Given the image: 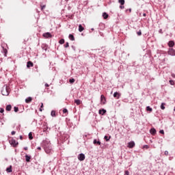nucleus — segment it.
<instances>
[{
	"label": "nucleus",
	"instance_id": "f257e3e1",
	"mask_svg": "<svg viewBox=\"0 0 175 175\" xmlns=\"http://www.w3.org/2000/svg\"><path fill=\"white\" fill-rule=\"evenodd\" d=\"M43 146H44L45 152H46V154H50V152H51V144L50 143V141L49 140L43 141Z\"/></svg>",
	"mask_w": 175,
	"mask_h": 175
},
{
	"label": "nucleus",
	"instance_id": "f03ea898",
	"mask_svg": "<svg viewBox=\"0 0 175 175\" xmlns=\"http://www.w3.org/2000/svg\"><path fill=\"white\" fill-rule=\"evenodd\" d=\"M10 92V88H9V86L6 85L3 86L2 90H1L2 95H3L4 96H8Z\"/></svg>",
	"mask_w": 175,
	"mask_h": 175
},
{
	"label": "nucleus",
	"instance_id": "7ed1b4c3",
	"mask_svg": "<svg viewBox=\"0 0 175 175\" xmlns=\"http://www.w3.org/2000/svg\"><path fill=\"white\" fill-rule=\"evenodd\" d=\"M167 54H168V55H171L172 57H174L175 56V50L173 49L172 48L169 49V50L167 51Z\"/></svg>",
	"mask_w": 175,
	"mask_h": 175
},
{
	"label": "nucleus",
	"instance_id": "20e7f679",
	"mask_svg": "<svg viewBox=\"0 0 175 175\" xmlns=\"http://www.w3.org/2000/svg\"><path fill=\"white\" fill-rule=\"evenodd\" d=\"M78 159L79 161H84V159H85V154H84L83 153H80L78 155Z\"/></svg>",
	"mask_w": 175,
	"mask_h": 175
},
{
	"label": "nucleus",
	"instance_id": "39448f33",
	"mask_svg": "<svg viewBox=\"0 0 175 175\" xmlns=\"http://www.w3.org/2000/svg\"><path fill=\"white\" fill-rule=\"evenodd\" d=\"M10 144H11V146H12V147H16L17 145L18 144V142L15 141V139H11L10 141Z\"/></svg>",
	"mask_w": 175,
	"mask_h": 175
},
{
	"label": "nucleus",
	"instance_id": "423d86ee",
	"mask_svg": "<svg viewBox=\"0 0 175 175\" xmlns=\"http://www.w3.org/2000/svg\"><path fill=\"white\" fill-rule=\"evenodd\" d=\"M42 36L44 38H45L46 39H49V38L53 37V36L51 35V33H50V32H46V33H43Z\"/></svg>",
	"mask_w": 175,
	"mask_h": 175
},
{
	"label": "nucleus",
	"instance_id": "0eeeda50",
	"mask_svg": "<svg viewBox=\"0 0 175 175\" xmlns=\"http://www.w3.org/2000/svg\"><path fill=\"white\" fill-rule=\"evenodd\" d=\"M100 102L102 105H106V98H105L103 94H102L100 96Z\"/></svg>",
	"mask_w": 175,
	"mask_h": 175
},
{
	"label": "nucleus",
	"instance_id": "6e6552de",
	"mask_svg": "<svg viewBox=\"0 0 175 175\" xmlns=\"http://www.w3.org/2000/svg\"><path fill=\"white\" fill-rule=\"evenodd\" d=\"M135 142H133V141H131V142H129V144H128L129 148H133V147H135Z\"/></svg>",
	"mask_w": 175,
	"mask_h": 175
},
{
	"label": "nucleus",
	"instance_id": "1a4fd4ad",
	"mask_svg": "<svg viewBox=\"0 0 175 175\" xmlns=\"http://www.w3.org/2000/svg\"><path fill=\"white\" fill-rule=\"evenodd\" d=\"M106 113V109H99L98 113L100 114L101 116H105V113Z\"/></svg>",
	"mask_w": 175,
	"mask_h": 175
},
{
	"label": "nucleus",
	"instance_id": "9d476101",
	"mask_svg": "<svg viewBox=\"0 0 175 175\" xmlns=\"http://www.w3.org/2000/svg\"><path fill=\"white\" fill-rule=\"evenodd\" d=\"M33 66V63L31 61L27 62V68H32Z\"/></svg>",
	"mask_w": 175,
	"mask_h": 175
},
{
	"label": "nucleus",
	"instance_id": "9b49d317",
	"mask_svg": "<svg viewBox=\"0 0 175 175\" xmlns=\"http://www.w3.org/2000/svg\"><path fill=\"white\" fill-rule=\"evenodd\" d=\"M150 133H151V135H155L157 134V130L154 128H152L150 130Z\"/></svg>",
	"mask_w": 175,
	"mask_h": 175
},
{
	"label": "nucleus",
	"instance_id": "f8f14e48",
	"mask_svg": "<svg viewBox=\"0 0 175 175\" xmlns=\"http://www.w3.org/2000/svg\"><path fill=\"white\" fill-rule=\"evenodd\" d=\"M121 96V94L118 92H114L113 94V98H117V99H120V97Z\"/></svg>",
	"mask_w": 175,
	"mask_h": 175
},
{
	"label": "nucleus",
	"instance_id": "ddd939ff",
	"mask_svg": "<svg viewBox=\"0 0 175 175\" xmlns=\"http://www.w3.org/2000/svg\"><path fill=\"white\" fill-rule=\"evenodd\" d=\"M93 144H98V146H100L101 144V142L100 141H98L96 140V139H94V141H93Z\"/></svg>",
	"mask_w": 175,
	"mask_h": 175
},
{
	"label": "nucleus",
	"instance_id": "4468645a",
	"mask_svg": "<svg viewBox=\"0 0 175 175\" xmlns=\"http://www.w3.org/2000/svg\"><path fill=\"white\" fill-rule=\"evenodd\" d=\"M26 103H31L32 102V97H28L27 98L25 99Z\"/></svg>",
	"mask_w": 175,
	"mask_h": 175
},
{
	"label": "nucleus",
	"instance_id": "2eb2a0df",
	"mask_svg": "<svg viewBox=\"0 0 175 175\" xmlns=\"http://www.w3.org/2000/svg\"><path fill=\"white\" fill-rule=\"evenodd\" d=\"M5 110L6 111H10V110H12V105H7L5 107Z\"/></svg>",
	"mask_w": 175,
	"mask_h": 175
},
{
	"label": "nucleus",
	"instance_id": "dca6fc26",
	"mask_svg": "<svg viewBox=\"0 0 175 175\" xmlns=\"http://www.w3.org/2000/svg\"><path fill=\"white\" fill-rule=\"evenodd\" d=\"M168 46H169V47H173L174 46V41H170L169 42H168Z\"/></svg>",
	"mask_w": 175,
	"mask_h": 175
},
{
	"label": "nucleus",
	"instance_id": "f3484780",
	"mask_svg": "<svg viewBox=\"0 0 175 175\" xmlns=\"http://www.w3.org/2000/svg\"><path fill=\"white\" fill-rule=\"evenodd\" d=\"M25 161H26V162H29V161H31V156L26 154L25 155Z\"/></svg>",
	"mask_w": 175,
	"mask_h": 175
},
{
	"label": "nucleus",
	"instance_id": "a211bd4d",
	"mask_svg": "<svg viewBox=\"0 0 175 175\" xmlns=\"http://www.w3.org/2000/svg\"><path fill=\"white\" fill-rule=\"evenodd\" d=\"M84 31V27L81 25H79V32H83Z\"/></svg>",
	"mask_w": 175,
	"mask_h": 175
},
{
	"label": "nucleus",
	"instance_id": "6ab92c4d",
	"mask_svg": "<svg viewBox=\"0 0 175 175\" xmlns=\"http://www.w3.org/2000/svg\"><path fill=\"white\" fill-rule=\"evenodd\" d=\"M75 103H76V105L79 106V105L81 104V100H80L79 99L75 100Z\"/></svg>",
	"mask_w": 175,
	"mask_h": 175
},
{
	"label": "nucleus",
	"instance_id": "aec40b11",
	"mask_svg": "<svg viewBox=\"0 0 175 175\" xmlns=\"http://www.w3.org/2000/svg\"><path fill=\"white\" fill-rule=\"evenodd\" d=\"M68 38L70 40H75V36H73V34H69Z\"/></svg>",
	"mask_w": 175,
	"mask_h": 175
},
{
	"label": "nucleus",
	"instance_id": "412c9836",
	"mask_svg": "<svg viewBox=\"0 0 175 175\" xmlns=\"http://www.w3.org/2000/svg\"><path fill=\"white\" fill-rule=\"evenodd\" d=\"M103 17L105 20H106V18H107V17H109V14H107V13L104 12L103 13Z\"/></svg>",
	"mask_w": 175,
	"mask_h": 175
},
{
	"label": "nucleus",
	"instance_id": "4be33fe9",
	"mask_svg": "<svg viewBox=\"0 0 175 175\" xmlns=\"http://www.w3.org/2000/svg\"><path fill=\"white\" fill-rule=\"evenodd\" d=\"M104 139L106 140V142H109L110 139H111V136L107 137V135H105L104 137Z\"/></svg>",
	"mask_w": 175,
	"mask_h": 175
},
{
	"label": "nucleus",
	"instance_id": "5701e85b",
	"mask_svg": "<svg viewBox=\"0 0 175 175\" xmlns=\"http://www.w3.org/2000/svg\"><path fill=\"white\" fill-rule=\"evenodd\" d=\"M165 103H161V110H165Z\"/></svg>",
	"mask_w": 175,
	"mask_h": 175
},
{
	"label": "nucleus",
	"instance_id": "b1692460",
	"mask_svg": "<svg viewBox=\"0 0 175 175\" xmlns=\"http://www.w3.org/2000/svg\"><path fill=\"white\" fill-rule=\"evenodd\" d=\"M146 111H152V108H151L150 106L146 107Z\"/></svg>",
	"mask_w": 175,
	"mask_h": 175
},
{
	"label": "nucleus",
	"instance_id": "393cba45",
	"mask_svg": "<svg viewBox=\"0 0 175 175\" xmlns=\"http://www.w3.org/2000/svg\"><path fill=\"white\" fill-rule=\"evenodd\" d=\"M29 140H32V139H33V137L32 136V133L31 132H30L29 133Z\"/></svg>",
	"mask_w": 175,
	"mask_h": 175
},
{
	"label": "nucleus",
	"instance_id": "a878e982",
	"mask_svg": "<svg viewBox=\"0 0 175 175\" xmlns=\"http://www.w3.org/2000/svg\"><path fill=\"white\" fill-rule=\"evenodd\" d=\"M6 172H8V173H12V167H8Z\"/></svg>",
	"mask_w": 175,
	"mask_h": 175
},
{
	"label": "nucleus",
	"instance_id": "bb28decb",
	"mask_svg": "<svg viewBox=\"0 0 175 175\" xmlns=\"http://www.w3.org/2000/svg\"><path fill=\"white\" fill-rule=\"evenodd\" d=\"M59 44H64V43H65V40L64 39H61L59 41Z\"/></svg>",
	"mask_w": 175,
	"mask_h": 175
},
{
	"label": "nucleus",
	"instance_id": "cd10ccee",
	"mask_svg": "<svg viewBox=\"0 0 175 175\" xmlns=\"http://www.w3.org/2000/svg\"><path fill=\"white\" fill-rule=\"evenodd\" d=\"M119 3H120V5H124V3H125V0H119L118 1Z\"/></svg>",
	"mask_w": 175,
	"mask_h": 175
},
{
	"label": "nucleus",
	"instance_id": "c85d7f7f",
	"mask_svg": "<svg viewBox=\"0 0 175 175\" xmlns=\"http://www.w3.org/2000/svg\"><path fill=\"white\" fill-rule=\"evenodd\" d=\"M75 79H69V83H70V84H73V83H75Z\"/></svg>",
	"mask_w": 175,
	"mask_h": 175
},
{
	"label": "nucleus",
	"instance_id": "c756f323",
	"mask_svg": "<svg viewBox=\"0 0 175 175\" xmlns=\"http://www.w3.org/2000/svg\"><path fill=\"white\" fill-rule=\"evenodd\" d=\"M51 116L52 117H55V111H52L51 112Z\"/></svg>",
	"mask_w": 175,
	"mask_h": 175
},
{
	"label": "nucleus",
	"instance_id": "7c9ffc66",
	"mask_svg": "<svg viewBox=\"0 0 175 175\" xmlns=\"http://www.w3.org/2000/svg\"><path fill=\"white\" fill-rule=\"evenodd\" d=\"M40 6H41V10H44V9H46V5H40Z\"/></svg>",
	"mask_w": 175,
	"mask_h": 175
},
{
	"label": "nucleus",
	"instance_id": "2f4dec72",
	"mask_svg": "<svg viewBox=\"0 0 175 175\" xmlns=\"http://www.w3.org/2000/svg\"><path fill=\"white\" fill-rule=\"evenodd\" d=\"M3 53H4V54H8V49L3 47Z\"/></svg>",
	"mask_w": 175,
	"mask_h": 175
},
{
	"label": "nucleus",
	"instance_id": "473e14b6",
	"mask_svg": "<svg viewBox=\"0 0 175 175\" xmlns=\"http://www.w3.org/2000/svg\"><path fill=\"white\" fill-rule=\"evenodd\" d=\"M14 111H15V113H17V111H18V107H14Z\"/></svg>",
	"mask_w": 175,
	"mask_h": 175
},
{
	"label": "nucleus",
	"instance_id": "72a5a7b5",
	"mask_svg": "<svg viewBox=\"0 0 175 175\" xmlns=\"http://www.w3.org/2000/svg\"><path fill=\"white\" fill-rule=\"evenodd\" d=\"M170 84H171V85H174V81L170 80Z\"/></svg>",
	"mask_w": 175,
	"mask_h": 175
},
{
	"label": "nucleus",
	"instance_id": "f704fd0d",
	"mask_svg": "<svg viewBox=\"0 0 175 175\" xmlns=\"http://www.w3.org/2000/svg\"><path fill=\"white\" fill-rule=\"evenodd\" d=\"M40 111H43V103H41V107L40 108Z\"/></svg>",
	"mask_w": 175,
	"mask_h": 175
},
{
	"label": "nucleus",
	"instance_id": "c9c22d12",
	"mask_svg": "<svg viewBox=\"0 0 175 175\" xmlns=\"http://www.w3.org/2000/svg\"><path fill=\"white\" fill-rule=\"evenodd\" d=\"M137 35H138V36H141L142 35V30H139V31L137 32Z\"/></svg>",
	"mask_w": 175,
	"mask_h": 175
},
{
	"label": "nucleus",
	"instance_id": "e433bc0d",
	"mask_svg": "<svg viewBox=\"0 0 175 175\" xmlns=\"http://www.w3.org/2000/svg\"><path fill=\"white\" fill-rule=\"evenodd\" d=\"M143 148H146V150H148V148H150V146H148V145H144L143 146Z\"/></svg>",
	"mask_w": 175,
	"mask_h": 175
},
{
	"label": "nucleus",
	"instance_id": "4c0bfd02",
	"mask_svg": "<svg viewBox=\"0 0 175 175\" xmlns=\"http://www.w3.org/2000/svg\"><path fill=\"white\" fill-rule=\"evenodd\" d=\"M159 133H161V135H165V131L163 130H160Z\"/></svg>",
	"mask_w": 175,
	"mask_h": 175
},
{
	"label": "nucleus",
	"instance_id": "58836bf2",
	"mask_svg": "<svg viewBox=\"0 0 175 175\" xmlns=\"http://www.w3.org/2000/svg\"><path fill=\"white\" fill-rule=\"evenodd\" d=\"M64 47L66 48L69 47V42H66V44L64 45Z\"/></svg>",
	"mask_w": 175,
	"mask_h": 175
},
{
	"label": "nucleus",
	"instance_id": "ea45409f",
	"mask_svg": "<svg viewBox=\"0 0 175 175\" xmlns=\"http://www.w3.org/2000/svg\"><path fill=\"white\" fill-rule=\"evenodd\" d=\"M124 174H125V175H129V171L126 170V171L124 172Z\"/></svg>",
	"mask_w": 175,
	"mask_h": 175
},
{
	"label": "nucleus",
	"instance_id": "a19ab883",
	"mask_svg": "<svg viewBox=\"0 0 175 175\" xmlns=\"http://www.w3.org/2000/svg\"><path fill=\"white\" fill-rule=\"evenodd\" d=\"M63 113H68V109H63Z\"/></svg>",
	"mask_w": 175,
	"mask_h": 175
},
{
	"label": "nucleus",
	"instance_id": "79ce46f5",
	"mask_svg": "<svg viewBox=\"0 0 175 175\" xmlns=\"http://www.w3.org/2000/svg\"><path fill=\"white\" fill-rule=\"evenodd\" d=\"M165 155H169V152L167 150H165L164 152Z\"/></svg>",
	"mask_w": 175,
	"mask_h": 175
},
{
	"label": "nucleus",
	"instance_id": "37998d69",
	"mask_svg": "<svg viewBox=\"0 0 175 175\" xmlns=\"http://www.w3.org/2000/svg\"><path fill=\"white\" fill-rule=\"evenodd\" d=\"M3 111H5V109H3V108H1L0 113H3Z\"/></svg>",
	"mask_w": 175,
	"mask_h": 175
},
{
	"label": "nucleus",
	"instance_id": "c03bdc74",
	"mask_svg": "<svg viewBox=\"0 0 175 175\" xmlns=\"http://www.w3.org/2000/svg\"><path fill=\"white\" fill-rule=\"evenodd\" d=\"M11 135H16V131H12Z\"/></svg>",
	"mask_w": 175,
	"mask_h": 175
},
{
	"label": "nucleus",
	"instance_id": "a18cd8bd",
	"mask_svg": "<svg viewBox=\"0 0 175 175\" xmlns=\"http://www.w3.org/2000/svg\"><path fill=\"white\" fill-rule=\"evenodd\" d=\"M46 131H47V127L44 128L43 132H46Z\"/></svg>",
	"mask_w": 175,
	"mask_h": 175
},
{
	"label": "nucleus",
	"instance_id": "49530a36",
	"mask_svg": "<svg viewBox=\"0 0 175 175\" xmlns=\"http://www.w3.org/2000/svg\"><path fill=\"white\" fill-rule=\"evenodd\" d=\"M172 77H173L174 79H175V74H172Z\"/></svg>",
	"mask_w": 175,
	"mask_h": 175
},
{
	"label": "nucleus",
	"instance_id": "de8ad7c7",
	"mask_svg": "<svg viewBox=\"0 0 175 175\" xmlns=\"http://www.w3.org/2000/svg\"><path fill=\"white\" fill-rule=\"evenodd\" d=\"M37 150H42V148H41L40 146H38V147L37 148Z\"/></svg>",
	"mask_w": 175,
	"mask_h": 175
},
{
	"label": "nucleus",
	"instance_id": "09e8293b",
	"mask_svg": "<svg viewBox=\"0 0 175 175\" xmlns=\"http://www.w3.org/2000/svg\"><path fill=\"white\" fill-rule=\"evenodd\" d=\"M45 87H50V85L48 83H45Z\"/></svg>",
	"mask_w": 175,
	"mask_h": 175
},
{
	"label": "nucleus",
	"instance_id": "8fccbe9b",
	"mask_svg": "<svg viewBox=\"0 0 175 175\" xmlns=\"http://www.w3.org/2000/svg\"><path fill=\"white\" fill-rule=\"evenodd\" d=\"M19 139H21V140L23 139V135H20Z\"/></svg>",
	"mask_w": 175,
	"mask_h": 175
},
{
	"label": "nucleus",
	"instance_id": "3c124183",
	"mask_svg": "<svg viewBox=\"0 0 175 175\" xmlns=\"http://www.w3.org/2000/svg\"><path fill=\"white\" fill-rule=\"evenodd\" d=\"M120 9H124V6L123 5H120Z\"/></svg>",
	"mask_w": 175,
	"mask_h": 175
},
{
	"label": "nucleus",
	"instance_id": "603ef678",
	"mask_svg": "<svg viewBox=\"0 0 175 175\" xmlns=\"http://www.w3.org/2000/svg\"><path fill=\"white\" fill-rule=\"evenodd\" d=\"M24 150H28V147H25Z\"/></svg>",
	"mask_w": 175,
	"mask_h": 175
},
{
	"label": "nucleus",
	"instance_id": "864d4df0",
	"mask_svg": "<svg viewBox=\"0 0 175 175\" xmlns=\"http://www.w3.org/2000/svg\"><path fill=\"white\" fill-rule=\"evenodd\" d=\"M143 16H144V17H146V13H144Z\"/></svg>",
	"mask_w": 175,
	"mask_h": 175
},
{
	"label": "nucleus",
	"instance_id": "5fc2aeb1",
	"mask_svg": "<svg viewBox=\"0 0 175 175\" xmlns=\"http://www.w3.org/2000/svg\"><path fill=\"white\" fill-rule=\"evenodd\" d=\"M129 12H132V9H129Z\"/></svg>",
	"mask_w": 175,
	"mask_h": 175
},
{
	"label": "nucleus",
	"instance_id": "6e6d98bb",
	"mask_svg": "<svg viewBox=\"0 0 175 175\" xmlns=\"http://www.w3.org/2000/svg\"><path fill=\"white\" fill-rule=\"evenodd\" d=\"M72 48L74 50H75V46H72Z\"/></svg>",
	"mask_w": 175,
	"mask_h": 175
},
{
	"label": "nucleus",
	"instance_id": "4d7b16f0",
	"mask_svg": "<svg viewBox=\"0 0 175 175\" xmlns=\"http://www.w3.org/2000/svg\"><path fill=\"white\" fill-rule=\"evenodd\" d=\"M91 29H92V31H94V28H92Z\"/></svg>",
	"mask_w": 175,
	"mask_h": 175
},
{
	"label": "nucleus",
	"instance_id": "13d9d810",
	"mask_svg": "<svg viewBox=\"0 0 175 175\" xmlns=\"http://www.w3.org/2000/svg\"><path fill=\"white\" fill-rule=\"evenodd\" d=\"M65 1H69V0H65Z\"/></svg>",
	"mask_w": 175,
	"mask_h": 175
}]
</instances>
